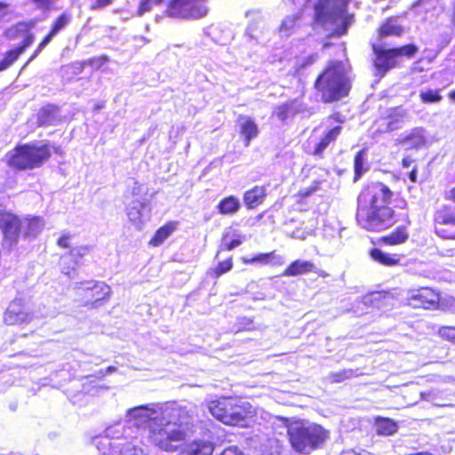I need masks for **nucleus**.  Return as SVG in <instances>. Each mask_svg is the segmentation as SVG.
Returning <instances> with one entry per match:
<instances>
[{"label": "nucleus", "instance_id": "obj_1", "mask_svg": "<svg viewBox=\"0 0 455 455\" xmlns=\"http://www.w3.org/2000/svg\"><path fill=\"white\" fill-rule=\"evenodd\" d=\"M394 192L383 182L364 185L356 197L355 220L369 232H381L394 227L397 214L390 206Z\"/></svg>", "mask_w": 455, "mask_h": 455}, {"label": "nucleus", "instance_id": "obj_2", "mask_svg": "<svg viewBox=\"0 0 455 455\" xmlns=\"http://www.w3.org/2000/svg\"><path fill=\"white\" fill-rule=\"evenodd\" d=\"M313 87L323 103H334L350 94L352 78L341 60H330L316 76Z\"/></svg>", "mask_w": 455, "mask_h": 455}, {"label": "nucleus", "instance_id": "obj_3", "mask_svg": "<svg viewBox=\"0 0 455 455\" xmlns=\"http://www.w3.org/2000/svg\"><path fill=\"white\" fill-rule=\"evenodd\" d=\"M211 414L225 425L249 427L256 416L253 406L237 396H220L208 403Z\"/></svg>", "mask_w": 455, "mask_h": 455}, {"label": "nucleus", "instance_id": "obj_4", "mask_svg": "<svg viewBox=\"0 0 455 455\" xmlns=\"http://www.w3.org/2000/svg\"><path fill=\"white\" fill-rule=\"evenodd\" d=\"M287 438L294 452L309 455L324 446L330 432L320 424L298 421L287 427Z\"/></svg>", "mask_w": 455, "mask_h": 455}, {"label": "nucleus", "instance_id": "obj_5", "mask_svg": "<svg viewBox=\"0 0 455 455\" xmlns=\"http://www.w3.org/2000/svg\"><path fill=\"white\" fill-rule=\"evenodd\" d=\"M0 230L4 250L12 251L20 238L36 236L41 231L40 219L22 218L11 211L0 209Z\"/></svg>", "mask_w": 455, "mask_h": 455}, {"label": "nucleus", "instance_id": "obj_6", "mask_svg": "<svg viewBox=\"0 0 455 455\" xmlns=\"http://www.w3.org/2000/svg\"><path fill=\"white\" fill-rule=\"evenodd\" d=\"M52 145L49 143H22L7 152L5 162L16 172L34 170L42 167L52 157Z\"/></svg>", "mask_w": 455, "mask_h": 455}, {"label": "nucleus", "instance_id": "obj_7", "mask_svg": "<svg viewBox=\"0 0 455 455\" xmlns=\"http://www.w3.org/2000/svg\"><path fill=\"white\" fill-rule=\"evenodd\" d=\"M145 428L149 432L151 441L161 450L173 451L177 449L174 443L186 439V432L175 423L166 422L157 417L148 416L145 420Z\"/></svg>", "mask_w": 455, "mask_h": 455}, {"label": "nucleus", "instance_id": "obj_8", "mask_svg": "<svg viewBox=\"0 0 455 455\" xmlns=\"http://www.w3.org/2000/svg\"><path fill=\"white\" fill-rule=\"evenodd\" d=\"M75 289L79 305L89 310L98 309L108 303L112 293L108 284L93 279L76 283Z\"/></svg>", "mask_w": 455, "mask_h": 455}, {"label": "nucleus", "instance_id": "obj_9", "mask_svg": "<svg viewBox=\"0 0 455 455\" xmlns=\"http://www.w3.org/2000/svg\"><path fill=\"white\" fill-rule=\"evenodd\" d=\"M372 50L375 56L374 67L377 70L383 73L398 66V57L404 56L411 59L419 52L418 46L414 44H406L387 49L373 45Z\"/></svg>", "mask_w": 455, "mask_h": 455}, {"label": "nucleus", "instance_id": "obj_10", "mask_svg": "<svg viewBox=\"0 0 455 455\" xmlns=\"http://www.w3.org/2000/svg\"><path fill=\"white\" fill-rule=\"evenodd\" d=\"M207 0H169L165 6V15L178 20H197L208 12Z\"/></svg>", "mask_w": 455, "mask_h": 455}, {"label": "nucleus", "instance_id": "obj_11", "mask_svg": "<svg viewBox=\"0 0 455 455\" xmlns=\"http://www.w3.org/2000/svg\"><path fill=\"white\" fill-rule=\"evenodd\" d=\"M328 120L336 123L335 125L327 128L321 135L319 140L314 146V148L308 154L316 159H323L324 152L332 144L338 140L342 133L345 119L340 113L334 112L329 115Z\"/></svg>", "mask_w": 455, "mask_h": 455}, {"label": "nucleus", "instance_id": "obj_12", "mask_svg": "<svg viewBox=\"0 0 455 455\" xmlns=\"http://www.w3.org/2000/svg\"><path fill=\"white\" fill-rule=\"evenodd\" d=\"M408 305L413 308L435 310L440 306V292L431 287H419L410 291Z\"/></svg>", "mask_w": 455, "mask_h": 455}, {"label": "nucleus", "instance_id": "obj_13", "mask_svg": "<svg viewBox=\"0 0 455 455\" xmlns=\"http://www.w3.org/2000/svg\"><path fill=\"white\" fill-rule=\"evenodd\" d=\"M433 226L435 234L446 240H455V233H450L443 226H455V212L452 206L443 204L433 213Z\"/></svg>", "mask_w": 455, "mask_h": 455}, {"label": "nucleus", "instance_id": "obj_14", "mask_svg": "<svg viewBox=\"0 0 455 455\" xmlns=\"http://www.w3.org/2000/svg\"><path fill=\"white\" fill-rule=\"evenodd\" d=\"M35 41V36L31 32H28L21 44L18 46L6 51L0 60V72L8 69L20 58V56Z\"/></svg>", "mask_w": 455, "mask_h": 455}, {"label": "nucleus", "instance_id": "obj_15", "mask_svg": "<svg viewBox=\"0 0 455 455\" xmlns=\"http://www.w3.org/2000/svg\"><path fill=\"white\" fill-rule=\"evenodd\" d=\"M316 273L321 277H327L329 274L324 270H316L315 264L310 260L295 259L291 261L282 272L283 276H296L307 273Z\"/></svg>", "mask_w": 455, "mask_h": 455}, {"label": "nucleus", "instance_id": "obj_16", "mask_svg": "<svg viewBox=\"0 0 455 455\" xmlns=\"http://www.w3.org/2000/svg\"><path fill=\"white\" fill-rule=\"evenodd\" d=\"M400 16L393 15L386 18L377 28L376 35L379 39L389 36L400 37L404 33V27L399 20Z\"/></svg>", "mask_w": 455, "mask_h": 455}, {"label": "nucleus", "instance_id": "obj_17", "mask_svg": "<svg viewBox=\"0 0 455 455\" xmlns=\"http://www.w3.org/2000/svg\"><path fill=\"white\" fill-rule=\"evenodd\" d=\"M304 110L303 104L298 99H291L283 103L277 105L273 112L281 122L284 123L290 118H293Z\"/></svg>", "mask_w": 455, "mask_h": 455}, {"label": "nucleus", "instance_id": "obj_18", "mask_svg": "<svg viewBox=\"0 0 455 455\" xmlns=\"http://www.w3.org/2000/svg\"><path fill=\"white\" fill-rule=\"evenodd\" d=\"M267 196L265 186H253L243 195V202L246 210H254L262 205Z\"/></svg>", "mask_w": 455, "mask_h": 455}, {"label": "nucleus", "instance_id": "obj_19", "mask_svg": "<svg viewBox=\"0 0 455 455\" xmlns=\"http://www.w3.org/2000/svg\"><path fill=\"white\" fill-rule=\"evenodd\" d=\"M60 107L55 104H46L41 107L36 113V125L46 127L60 121L59 116Z\"/></svg>", "mask_w": 455, "mask_h": 455}, {"label": "nucleus", "instance_id": "obj_20", "mask_svg": "<svg viewBox=\"0 0 455 455\" xmlns=\"http://www.w3.org/2000/svg\"><path fill=\"white\" fill-rule=\"evenodd\" d=\"M239 133L243 138V145L250 146L251 140L256 138L259 134V128L255 121L245 116H239Z\"/></svg>", "mask_w": 455, "mask_h": 455}, {"label": "nucleus", "instance_id": "obj_21", "mask_svg": "<svg viewBox=\"0 0 455 455\" xmlns=\"http://www.w3.org/2000/svg\"><path fill=\"white\" fill-rule=\"evenodd\" d=\"M179 227V221L169 220L156 230L148 241V245L158 247L175 231Z\"/></svg>", "mask_w": 455, "mask_h": 455}, {"label": "nucleus", "instance_id": "obj_22", "mask_svg": "<svg viewBox=\"0 0 455 455\" xmlns=\"http://www.w3.org/2000/svg\"><path fill=\"white\" fill-rule=\"evenodd\" d=\"M373 426L378 435L390 436L396 434L398 431L397 422L388 417H374Z\"/></svg>", "mask_w": 455, "mask_h": 455}, {"label": "nucleus", "instance_id": "obj_23", "mask_svg": "<svg viewBox=\"0 0 455 455\" xmlns=\"http://www.w3.org/2000/svg\"><path fill=\"white\" fill-rule=\"evenodd\" d=\"M241 209L239 198L234 195L224 196L216 205L219 214L223 216H232L236 214Z\"/></svg>", "mask_w": 455, "mask_h": 455}, {"label": "nucleus", "instance_id": "obj_24", "mask_svg": "<svg viewBox=\"0 0 455 455\" xmlns=\"http://www.w3.org/2000/svg\"><path fill=\"white\" fill-rule=\"evenodd\" d=\"M409 238V232L405 226H398L389 234L379 238L384 245L395 246L405 243Z\"/></svg>", "mask_w": 455, "mask_h": 455}, {"label": "nucleus", "instance_id": "obj_25", "mask_svg": "<svg viewBox=\"0 0 455 455\" xmlns=\"http://www.w3.org/2000/svg\"><path fill=\"white\" fill-rule=\"evenodd\" d=\"M369 255L374 261L385 267H395L399 265L401 261L399 254L387 253L379 248L371 249Z\"/></svg>", "mask_w": 455, "mask_h": 455}, {"label": "nucleus", "instance_id": "obj_26", "mask_svg": "<svg viewBox=\"0 0 455 455\" xmlns=\"http://www.w3.org/2000/svg\"><path fill=\"white\" fill-rule=\"evenodd\" d=\"M339 4V11L344 12L347 9L348 3L351 0H333ZM331 0H318L314 5L315 20L316 21L323 20L328 15V7Z\"/></svg>", "mask_w": 455, "mask_h": 455}, {"label": "nucleus", "instance_id": "obj_27", "mask_svg": "<svg viewBox=\"0 0 455 455\" xmlns=\"http://www.w3.org/2000/svg\"><path fill=\"white\" fill-rule=\"evenodd\" d=\"M213 449L211 443L198 440L189 443L183 453L185 455H212Z\"/></svg>", "mask_w": 455, "mask_h": 455}, {"label": "nucleus", "instance_id": "obj_28", "mask_svg": "<svg viewBox=\"0 0 455 455\" xmlns=\"http://www.w3.org/2000/svg\"><path fill=\"white\" fill-rule=\"evenodd\" d=\"M243 261L244 264L260 263L262 265H267L273 262L278 266L283 263V258L279 255H276L275 251L265 253H258L252 258L243 259Z\"/></svg>", "mask_w": 455, "mask_h": 455}, {"label": "nucleus", "instance_id": "obj_29", "mask_svg": "<svg viewBox=\"0 0 455 455\" xmlns=\"http://www.w3.org/2000/svg\"><path fill=\"white\" fill-rule=\"evenodd\" d=\"M233 267L234 259L233 256H229L227 259L219 261L214 267L209 269L208 275H210V277L217 280L223 275L231 271L233 269Z\"/></svg>", "mask_w": 455, "mask_h": 455}, {"label": "nucleus", "instance_id": "obj_30", "mask_svg": "<svg viewBox=\"0 0 455 455\" xmlns=\"http://www.w3.org/2000/svg\"><path fill=\"white\" fill-rule=\"evenodd\" d=\"M90 245H80L71 248L67 255L70 258V261L76 266L83 264L86 256L91 252Z\"/></svg>", "mask_w": 455, "mask_h": 455}, {"label": "nucleus", "instance_id": "obj_31", "mask_svg": "<svg viewBox=\"0 0 455 455\" xmlns=\"http://www.w3.org/2000/svg\"><path fill=\"white\" fill-rule=\"evenodd\" d=\"M365 149H361L354 156V177L353 181H358L366 172L364 165Z\"/></svg>", "mask_w": 455, "mask_h": 455}, {"label": "nucleus", "instance_id": "obj_32", "mask_svg": "<svg viewBox=\"0 0 455 455\" xmlns=\"http://www.w3.org/2000/svg\"><path fill=\"white\" fill-rule=\"evenodd\" d=\"M405 116V110L403 107H395L390 109L389 113L386 116L387 121V127L389 130L397 128V124L400 123Z\"/></svg>", "mask_w": 455, "mask_h": 455}, {"label": "nucleus", "instance_id": "obj_33", "mask_svg": "<svg viewBox=\"0 0 455 455\" xmlns=\"http://www.w3.org/2000/svg\"><path fill=\"white\" fill-rule=\"evenodd\" d=\"M400 143L410 144L411 148H419L425 144V139L418 131H412L409 134L400 139Z\"/></svg>", "mask_w": 455, "mask_h": 455}, {"label": "nucleus", "instance_id": "obj_34", "mask_svg": "<svg viewBox=\"0 0 455 455\" xmlns=\"http://www.w3.org/2000/svg\"><path fill=\"white\" fill-rule=\"evenodd\" d=\"M440 89H427L419 92V100L423 104L438 103L443 100Z\"/></svg>", "mask_w": 455, "mask_h": 455}, {"label": "nucleus", "instance_id": "obj_35", "mask_svg": "<svg viewBox=\"0 0 455 455\" xmlns=\"http://www.w3.org/2000/svg\"><path fill=\"white\" fill-rule=\"evenodd\" d=\"M355 376L353 369H343L339 371L330 372L328 374V381L331 384L341 383Z\"/></svg>", "mask_w": 455, "mask_h": 455}, {"label": "nucleus", "instance_id": "obj_36", "mask_svg": "<svg viewBox=\"0 0 455 455\" xmlns=\"http://www.w3.org/2000/svg\"><path fill=\"white\" fill-rule=\"evenodd\" d=\"M71 21V15L68 12L60 14L52 22L50 32L56 36L64 29Z\"/></svg>", "mask_w": 455, "mask_h": 455}, {"label": "nucleus", "instance_id": "obj_37", "mask_svg": "<svg viewBox=\"0 0 455 455\" xmlns=\"http://www.w3.org/2000/svg\"><path fill=\"white\" fill-rule=\"evenodd\" d=\"M54 36H55L53 34L48 31L47 34L42 38L36 50L25 62L23 68L28 66L33 60H35L41 53V52L51 43Z\"/></svg>", "mask_w": 455, "mask_h": 455}, {"label": "nucleus", "instance_id": "obj_38", "mask_svg": "<svg viewBox=\"0 0 455 455\" xmlns=\"http://www.w3.org/2000/svg\"><path fill=\"white\" fill-rule=\"evenodd\" d=\"M227 236H228V234H224L222 235V238H221L222 242H221V244L220 245L219 250L216 253V257L219 255L220 252L230 251L234 250L235 248L240 246L243 242V237H237V238L232 239L229 242H225V239L227 238Z\"/></svg>", "mask_w": 455, "mask_h": 455}, {"label": "nucleus", "instance_id": "obj_39", "mask_svg": "<svg viewBox=\"0 0 455 455\" xmlns=\"http://www.w3.org/2000/svg\"><path fill=\"white\" fill-rule=\"evenodd\" d=\"M437 334L442 339L455 345V326H441L437 331Z\"/></svg>", "mask_w": 455, "mask_h": 455}, {"label": "nucleus", "instance_id": "obj_40", "mask_svg": "<svg viewBox=\"0 0 455 455\" xmlns=\"http://www.w3.org/2000/svg\"><path fill=\"white\" fill-rule=\"evenodd\" d=\"M5 321L9 324H16L28 321V316L26 313L9 311L5 314Z\"/></svg>", "mask_w": 455, "mask_h": 455}, {"label": "nucleus", "instance_id": "obj_41", "mask_svg": "<svg viewBox=\"0 0 455 455\" xmlns=\"http://www.w3.org/2000/svg\"><path fill=\"white\" fill-rule=\"evenodd\" d=\"M321 185L320 180H314L311 186L307 188L300 189L295 195V197L298 201H302L303 199L310 196L314 192L319 189Z\"/></svg>", "mask_w": 455, "mask_h": 455}, {"label": "nucleus", "instance_id": "obj_42", "mask_svg": "<svg viewBox=\"0 0 455 455\" xmlns=\"http://www.w3.org/2000/svg\"><path fill=\"white\" fill-rule=\"evenodd\" d=\"M127 215L132 222H141L140 208L132 207L127 210Z\"/></svg>", "mask_w": 455, "mask_h": 455}, {"label": "nucleus", "instance_id": "obj_43", "mask_svg": "<svg viewBox=\"0 0 455 455\" xmlns=\"http://www.w3.org/2000/svg\"><path fill=\"white\" fill-rule=\"evenodd\" d=\"M153 0H140L138 6V14L143 15L146 12H148L152 8Z\"/></svg>", "mask_w": 455, "mask_h": 455}, {"label": "nucleus", "instance_id": "obj_44", "mask_svg": "<svg viewBox=\"0 0 455 455\" xmlns=\"http://www.w3.org/2000/svg\"><path fill=\"white\" fill-rule=\"evenodd\" d=\"M113 3V0H95L91 5L90 9L92 11L103 9Z\"/></svg>", "mask_w": 455, "mask_h": 455}, {"label": "nucleus", "instance_id": "obj_45", "mask_svg": "<svg viewBox=\"0 0 455 455\" xmlns=\"http://www.w3.org/2000/svg\"><path fill=\"white\" fill-rule=\"evenodd\" d=\"M70 238H71V235L68 234L61 235L57 240L58 246H60V248H63V249L69 248L70 247Z\"/></svg>", "mask_w": 455, "mask_h": 455}, {"label": "nucleus", "instance_id": "obj_46", "mask_svg": "<svg viewBox=\"0 0 455 455\" xmlns=\"http://www.w3.org/2000/svg\"><path fill=\"white\" fill-rule=\"evenodd\" d=\"M219 455H244L236 446L225 448Z\"/></svg>", "mask_w": 455, "mask_h": 455}, {"label": "nucleus", "instance_id": "obj_47", "mask_svg": "<svg viewBox=\"0 0 455 455\" xmlns=\"http://www.w3.org/2000/svg\"><path fill=\"white\" fill-rule=\"evenodd\" d=\"M108 60L107 56H100L98 58H92L86 61V64L90 66H100Z\"/></svg>", "mask_w": 455, "mask_h": 455}, {"label": "nucleus", "instance_id": "obj_48", "mask_svg": "<svg viewBox=\"0 0 455 455\" xmlns=\"http://www.w3.org/2000/svg\"><path fill=\"white\" fill-rule=\"evenodd\" d=\"M444 198L451 203L455 204V186L452 187L447 194L444 196Z\"/></svg>", "mask_w": 455, "mask_h": 455}, {"label": "nucleus", "instance_id": "obj_49", "mask_svg": "<svg viewBox=\"0 0 455 455\" xmlns=\"http://www.w3.org/2000/svg\"><path fill=\"white\" fill-rule=\"evenodd\" d=\"M40 8H48L52 0H32Z\"/></svg>", "mask_w": 455, "mask_h": 455}, {"label": "nucleus", "instance_id": "obj_50", "mask_svg": "<svg viewBox=\"0 0 455 455\" xmlns=\"http://www.w3.org/2000/svg\"><path fill=\"white\" fill-rule=\"evenodd\" d=\"M412 161L413 160L410 156H404L402 159V166L403 168H408L411 164Z\"/></svg>", "mask_w": 455, "mask_h": 455}, {"label": "nucleus", "instance_id": "obj_51", "mask_svg": "<svg viewBox=\"0 0 455 455\" xmlns=\"http://www.w3.org/2000/svg\"><path fill=\"white\" fill-rule=\"evenodd\" d=\"M417 167H414L409 173V179L411 182L417 181Z\"/></svg>", "mask_w": 455, "mask_h": 455}, {"label": "nucleus", "instance_id": "obj_52", "mask_svg": "<svg viewBox=\"0 0 455 455\" xmlns=\"http://www.w3.org/2000/svg\"><path fill=\"white\" fill-rule=\"evenodd\" d=\"M105 106V102L104 101H100L97 104L94 105L93 107V111L94 112H98L99 110H100L101 108H103Z\"/></svg>", "mask_w": 455, "mask_h": 455}, {"label": "nucleus", "instance_id": "obj_53", "mask_svg": "<svg viewBox=\"0 0 455 455\" xmlns=\"http://www.w3.org/2000/svg\"><path fill=\"white\" fill-rule=\"evenodd\" d=\"M451 22L453 25V27L455 28V2L452 4V11H451Z\"/></svg>", "mask_w": 455, "mask_h": 455}, {"label": "nucleus", "instance_id": "obj_54", "mask_svg": "<svg viewBox=\"0 0 455 455\" xmlns=\"http://www.w3.org/2000/svg\"><path fill=\"white\" fill-rule=\"evenodd\" d=\"M447 96L451 101L455 102V90L449 92Z\"/></svg>", "mask_w": 455, "mask_h": 455}, {"label": "nucleus", "instance_id": "obj_55", "mask_svg": "<svg viewBox=\"0 0 455 455\" xmlns=\"http://www.w3.org/2000/svg\"><path fill=\"white\" fill-rule=\"evenodd\" d=\"M265 214H266V211H263V212H259V213L255 217L256 220H259L263 219V218H264V216H265Z\"/></svg>", "mask_w": 455, "mask_h": 455}, {"label": "nucleus", "instance_id": "obj_56", "mask_svg": "<svg viewBox=\"0 0 455 455\" xmlns=\"http://www.w3.org/2000/svg\"><path fill=\"white\" fill-rule=\"evenodd\" d=\"M155 4H160L164 2V0H153Z\"/></svg>", "mask_w": 455, "mask_h": 455}, {"label": "nucleus", "instance_id": "obj_57", "mask_svg": "<svg viewBox=\"0 0 455 455\" xmlns=\"http://www.w3.org/2000/svg\"><path fill=\"white\" fill-rule=\"evenodd\" d=\"M27 28H30L31 27L34 26V22H30L29 24H26Z\"/></svg>", "mask_w": 455, "mask_h": 455}, {"label": "nucleus", "instance_id": "obj_58", "mask_svg": "<svg viewBox=\"0 0 455 455\" xmlns=\"http://www.w3.org/2000/svg\"><path fill=\"white\" fill-rule=\"evenodd\" d=\"M311 58H312V60H311L310 63H313V62L315 61V58H313V57H311Z\"/></svg>", "mask_w": 455, "mask_h": 455}]
</instances>
